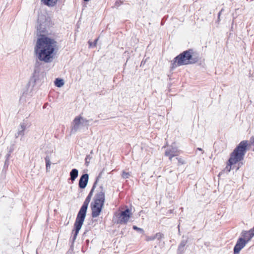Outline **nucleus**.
<instances>
[{"mask_svg":"<svg viewBox=\"0 0 254 254\" xmlns=\"http://www.w3.org/2000/svg\"><path fill=\"white\" fill-rule=\"evenodd\" d=\"M55 84L58 87H61L64 85V81L63 79L57 78L55 80Z\"/></svg>","mask_w":254,"mask_h":254,"instance_id":"6ab92c4d","label":"nucleus"},{"mask_svg":"<svg viewBox=\"0 0 254 254\" xmlns=\"http://www.w3.org/2000/svg\"><path fill=\"white\" fill-rule=\"evenodd\" d=\"M241 237L244 239L245 241L248 243L251 240L252 238L254 236V234L252 233L250 230L249 231H243L241 233Z\"/></svg>","mask_w":254,"mask_h":254,"instance_id":"2eb2a0df","label":"nucleus"},{"mask_svg":"<svg viewBox=\"0 0 254 254\" xmlns=\"http://www.w3.org/2000/svg\"><path fill=\"white\" fill-rule=\"evenodd\" d=\"M39 63L37 62L35 64L34 72L32 76L30 78L28 82L29 86H32L33 88L35 86L37 82L39 80V72L40 69L38 67Z\"/></svg>","mask_w":254,"mask_h":254,"instance_id":"1a4fd4ad","label":"nucleus"},{"mask_svg":"<svg viewBox=\"0 0 254 254\" xmlns=\"http://www.w3.org/2000/svg\"><path fill=\"white\" fill-rule=\"evenodd\" d=\"M250 231L254 234V227L250 230Z\"/></svg>","mask_w":254,"mask_h":254,"instance_id":"f704fd0d","label":"nucleus"},{"mask_svg":"<svg viewBox=\"0 0 254 254\" xmlns=\"http://www.w3.org/2000/svg\"><path fill=\"white\" fill-rule=\"evenodd\" d=\"M105 201V190L103 186H101L95 194L93 201L91 203L97 204L102 206H104Z\"/></svg>","mask_w":254,"mask_h":254,"instance_id":"39448f33","label":"nucleus"},{"mask_svg":"<svg viewBox=\"0 0 254 254\" xmlns=\"http://www.w3.org/2000/svg\"><path fill=\"white\" fill-rule=\"evenodd\" d=\"M83 220L81 219L76 218L75 223L74 224V228L72 230V234L73 235L72 238L70 239V242L71 243V245L74 246V242L76 239L77 236L81 228V227L84 222Z\"/></svg>","mask_w":254,"mask_h":254,"instance_id":"423d86ee","label":"nucleus"},{"mask_svg":"<svg viewBox=\"0 0 254 254\" xmlns=\"http://www.w3.org/2000/svg\"><path fill=\"white\" fill-rule=\"evenodd\" d=\"M81 120H82V124H86L88 122V120L83 118L82 117H81Z\"/></svg>","mask_w":254,"mask_h":254,"instance_id":"2f4dec72","label":"nucleus"},{"mask_svg":"<svg viewBox=\"0 0 254 254\" xmlns=\"http://www.w3.org/2000/svg\"><path fill=\"white\" fill-rule=\"evenodd\" d=\"M89 180V175L85 173L82 174L79 180L78 186L80 189H84L86 187Z\"/></svg>","mask_w":254,"mask_h":254,"instance_id":"4468645a","label":"nucleus"},{"mask_svg":"<svg viewBox=\"0 0 254 254\" xmlns=\"http://www.w3.org/2000/svg\"><path fill=\"white\" fill-rule=\"evenodd\" d=\"M248 141L243 140L236 146L230 154V157L227 163V166L224 169V171L228 173L234 167L233 165L238 163V166L236 170L243 165L241 161L244 159L245 154L248 150Z\"/></svg>","mask_w":254,"mask_h":254,"instance_id":"f03ea898","label":"nucleus"},{"mask_svg":"<svg viewBox=\"0 0 254 254\" xmlns=\"http://www.w3.org/2000/svg\"><path fill=\"white\" fill-rule=\"evenodd\" d=\"M91 209V215L93 218H95L99 216L103 206L97 205V204H93L91 203L90 204Z\"/></svg>","mask_w":254,"mask_h":254,"instance_id":"f8f14e48","label":"nucleus"},{"mask_svg":"<svg viewBox=\"0 0 254 254\" xmlns=\"http://www.w3.org/2000/svg\"><path fill=\"white\" fill-rule=\"evenodd\" d=\"M192 49H189L184 51L176 56L172 63L171 68L174 69L181 65L193 64L197 63L198 61V58L192 56Z\"/></svg>","mask_w":254,"mask_h":254,"instance_id":"7ed1b4c3","label":"nucleus"},{"mask_svg":"<svg viewBox=\"0 0 254 254\" xmlns=\"http://www.w3.org/2000/svg\"><path fill=\"white\" fill-rule=\"evenodd\" d=\"M13 149L11 147L9 151H11V153L13 151Z\"/></svg>","mask_w":254,"mask_h":254,"instance_id":"c9c22d12","label":"nucleus"},{"mask_svg":"<svg viewBox=\"0 0 254 254\" xmlns=\"http://www.w3.org/2000/svg\"><path fill=\"white\" fill-rule=\"evenodd\" d=\"M155 240L154 236H146L145 237V240L146 241H151Z\"/></svg>","mask_w":254,"mask_h":254,"instance_id":"a878e982","label":"nucleus"},{"mask_svg":"<svg viewBox=\"0 0 254 254\" xmlns=\"http://www.w3.org/2000/svg\"><path fill=\"white\" fill-rule=\"evenodd\" d=\"M11 155V151H9L8 153L6 155V159L9 160Z\"/></svg>","mask_w":254,"mask_h":254,"instance_id":"7c9ffc66","label":"nucleus"},{"mask_svg":"<svg viewBox=\"0 0 254 254\" xmlns=\"http://www.w3.org/2000/svg\"><path fill=\"white\" fill-rule=\"evenodd\" d=\"M73 248H74L73 246L70 245V249L67 252L66 254H72L73 253Z\"/></svg>","mask_w":254,"mask_h":254,"instance_id":"c756f323","label":"nucleus"},{"mask_svg":"<svg viewBox=\"0 0 254 254\" xmlns=\"http://www.w3.org/2000/svg\"><path fill=\"white\" fill-rule=\"evenodd\" d=\"M9 165V160L5 159L4 162V167H7Z\"/></svg>","mask_w":254,"mask_h":254,"instance_id":"473e14b6","label":"nucleus"},{"mask_svg":"<svg viewBox=\"0 0 254 254\" xmlns=\"http://www.w3.org/2000/svg\"><path fill=\"white\" fill-rule=\"evenodd\" d=\"M176 159L178 161V165H182L185 163L184 161L181 158H176Z\"/></svg>","mask_w":254,"mask_h":254,"instance_id":"cd10ccee","label":"nucleus"},{"mask_svg":"<svg viewBox=\"0 0 254 254\" xmlns=\"http://www.w3.org/2000/svg\"><path fill=\"white\" fill-rule=\"evenodd\" d=\"M38 24L37 27V33L41 37L44 35V34L46 33L47 28L49 27V21L47 20L46 18L44 19H38Z\"/></svg>","mask_w":254,"mask_h":254,"instance_id":"6e6552de","label":"nucleus"},{"mask_svg":"<svg viewBox=\"0 0 254 254\" xmlns=\"http://www.w3.org/2000/svg\"><path fill=\"white\" fill-rule=\"evenodd\" d=\"M90 153H91V154H92V153H93V150H91V151Z\"/></svg>","mask_w":254,"mask_h":254,"instance_id":"58836bf2","label":"nucleus"},{"mask_svg":"<svg viewBox=\"0 0 254 254\" xmlns=\"http://www.w3.org/2000/svg\"><path fill=\"white\" fill-rule=\"evenodd\" d=\"M92 158V156L90 154L87 155L85 159V165L88 166L90 163L91 159Z\"/></svg>","mask_w":254,"mask_h":254,"instance_id":"412c9836","label":"nucleus"},{"mask_svg":"<svg viewBox=\"0 0 254 254\" xmlns=\"http://www.w3.org/2000/svg\"><path fill=\"white\" fill-rule=\"evenodd\" d=\"M81 116L76 117L72 123V126L70 130L71 134L75 133L79 129L80 125L81 124Z\"/></svg>","mask_w":254,"mask_h":254,"instance_id":"ddd939ff","label":"nucleus"},{"mask_svg":"<svg viewBox=\"0 0 254 254\" xmlns=\"http://www.w3.org/2000/svg\"><path fill=\"white\" fill-rule=\"evenodd\" d=\"M43 3L49 6H55L58 0H41Z\"/></svg>","mask_w":254,"mask_h":254,"instance_id":"a211bd4d","label":"nucleus"},{"mask_svg":"<svg viewBox=\"0 0 254 254\" xmlns=\"http://www.w3.org/2000/svg\"><path fill=\"white\" fill-rule=\"evenodd\" d=\"M86 242H87V243H89V240H86Z\"/></svg>","mask_w":254,"mask_h":254,"instance_id":"ea45409f","label":"nucleus"},{"mask_svg":"<svg viewBox=\"0 0 254 254\" xmlns=\"http://www.w3.org/2000/svg\"><path fill=\"white\" fill-rule=\"evenodd\" d=\"M179 153V151L177 148L171 147L166 149L165 155L168 157L170 161H172L173 157L178 156Z\"/></svg>","mask_w":254,"mask_h":254,"instance_id":"9b49d317","label":"nucleus"},{"mask_svg":"<svg viewBox=\"0 0 254 254\" xmlns=\"http://www.w3.org/2000/svg\"><path fill=\"white\" fill-rule=\"evenodd\" d=\"M155 239H157L158 240H160L164 238V235L161 233H157L154 235Z\"/></svg>","mask_w":254,"mask_h":254,"instance_id":"4be33fe9","label":"nucleus"},{"mask_svg":"<svg viewBox=\"0 0 254 254\" xmlns=\"http://www.w3.org/2000/svg\"><path fill=\"white\" fill-rule=\"evenodd\" d=\"M131 216V213L129 208H127L124 211H122L118 216V220L117 222V224H126L129 220Z\"/></svg>","mask_w":254,"mask_h":254,"instance_id":"0eeeda50","label":"nucleus"},{"mask_svg":"<svg viewBox=\"0 0 254 254\" xmlns=\"http://www.w3.org/2000/svg\"><path fill=\"white\" fill-rule=\"evenodd\" d=\"M78 175V171L76 169H72L69 173L70 180L72 183L75 181Z\"/></svg>","mask_w":254,"mask_h":254,"instance_id":"f3484780","label":"nucleus"},{"mask_svg":"<svg viewBox=\"0 0 254 254\" xmlns=\"http://www.w3.org/2000/svg\"><path fill=\"white\" fill-rule=\"evenodd\" d=\"M98 40V38L95 39L94 40V42H93V43L92 42L89 41L88 43L89 44L90 47H95V46H96Z\"/></svg>","mask_w":254,"mask_h":254,"instance_id":"c85d7f7f","label":"nucleus"},{"mask_svg":"<svg viewBox=\"0 0 254 254\" xmlns=\"http://www.w3.org/2000/svg\"><path fill=\"white\" fill-rule=\"evenodd\" d=\"M247 244V242L245 241L244 239L239 238L234 248L233 254H239L240 252L242 250Z\"/></svg>","mask_w":254,"mask_h":254,"instance_id":"9d476101","label":"nucleus"},{"mask_svg":"<svg viewBox=\"0 0 254 254\" xmlns=\"http://www.w3.org/2000/svg\"><path fill=\"white\" fill-rule=\"evenodd\" d=\"M99 176L96 178V180L93 185L91 190H90L88 195L86 197L85 200L83 202V204H82L79 212H78L76 218L84 220L86 217L88 204L90 201L91 198L93 195L94 190L96 187V185L99 180Z\"/></svg>","mask_w":254,"mask_h":254,"instance_id":"20e7f679","label":"nucleus"},{"mask_svg":"<svg viewBox=\"0 0 254 254\" xmlns=\"http://www.w3.org/2000/svg\"><path fill=\"white\" fill-rule=\"evenodd\" d=\"M128 231H129V229H127V228L126 227H125L124 228L122 229V230L121 231V234L122 236L126 235L127 232H127H128Z\"/></svg>","mask_w":254,"mask_h":254,"instance_id":"b1692460","label":"nucleus"},{"mask_svg":"<svg viewBox=\"0 0 254 254\" xmlns=\"http://www.w3.org/2000/svg\"><path fill=\"white\" fill-rule=\"evenodd\" d=\"M132 228L133 230H136L141 234H144V231L143 229L139 228L135 225H133Z\"/></svg>","mask_w":254,"mask_h":254,"instance_id":"5701e85b","label":"nucleus"},{"mask_svg":"<svg viewBox=\"0 0 254 254\" xmlns=\"http://www.w3.org/2000/svg\"><path fill=\"white\" fill-rule=\"evenodd\" d=\"M26 127V124L24 122L21 123L17 132L15 134V138H17L19 136H23L24 135V130Z\"/></svg>","mask_w":254,"mask_h":254,"instance_id":"dca6fc26","label":"nucleus"},{"mask_svg":"<svg viewBox=\"0 0 254 254\" xmlns=\"http://www.w3.org/2000/svg\"><path fill=\"white\" fill-rule=\"evenodd\" d=\"M223 9H222L221 10V11L218 13V20H219V19H220V15L221 14V12L222 11H223Z\"/></svg>","mask_w":254,"mask_h":254,"instance_id":"72a5a7b5","label":"nucleus"},{"mask_svg":"<svg viewBox=\"0 0 254 254\" xmlns=\"http://www.w3.org/2000/svg\"><path fill=\"white\" fill-rule=\"evenodd\" d=\"M57 42L45 35L38 38L34 48L35 53L40 61L48 63L54 58V51Z\"/></svg>","mask_w":254,"mask_h":254,"instance_id":"f257e3e1","label":"nucleus"},{"mask_svg":"<svg viewBox=\"0 0 254 254\" xmlns=\"http://www.w3.org/2000/svg\"><path fill=\"white\" fill-rule=\"evenodd\" d=\"M46 162V169L47 171H49L50 169L51 161L50 158L49 156H46L45 158Z\"/></svg>","mask_w":254,"mask_h":254,"instance_id":"aec40b11","label":"nucleus"},{"mask_svg":"<svg viewBox=\"0 0 254 254\" xmlns=\"http://www.w3.org/2000/svg\"><path fill=\"white\" fill-rule=\"evenodd\" d=\"M84 1H88L89 0H83Z\"/></svg>","mask_w":254,"mask_h":254,"instance_id":"4c0bfd02","label":"nucleus"},{"mask_svg":"<svg viewBox=\"0 0 254 254\" xmlns=\"http://www.w3.org/2000/svg\"><path fill=\"white\" fill-rule=\"evenodd\" d=\"M197 150H200V151H203L202 149L201 148H197Z\"/></svg>","mask_w":254,"mask_h":254,"instance_id":"e433bc0d","label":"nucleus"},{"mask_svg":"<svg viewBox=\"0 0 254 254\" xmlns=\"http://www.w3.org/2000/svg\"><path fill=\"white\" fill-rule=\"evenodd\" d=\"M129 174L128 172L123 171L122 173V177L124 179H127L129 177Z\"/></svg>","mask_w":254,"mask_h":254,"instance_id":"393cba45","label":"nucleus"},{"mask_svg":"<svg viewBox=\"0 0 254 254\" xmlns=\"http://www.w3.org/2000/svg\"><path fill=\"white\" fill-rule=\"evenodd\" d=\"M123 3V2L122 1H121V0H117L115 2V6L118 7Z\"/></svg>","mask_w":254,"mask_h":254,"instance_id":"bb28decb","label":"nucleus"}]
</instances>
